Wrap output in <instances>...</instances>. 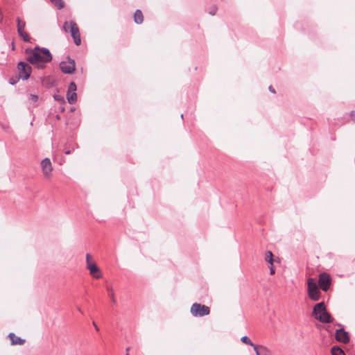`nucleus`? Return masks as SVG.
<instances>
[{
	"instance_id": "2f4dec72",
	"label": "nucleus",
	"mask_w": 355,
	"mask_h": 355,
	"mask_svg": "<svg viewBox=\"0 0 355 355\" xmlns=\"http://www.w3.org/2000/svg\"><path fill=\"white\" fill-rule=\"evenodd\" d=\"M75 110V107H72L70 108V111L71 112H73Z\"/></svg>"
},
{
	"instance_id": "7c9ffc66",
	"label": "nucleus",
	"mask_w": 355,
	"mask_h": 355,
	"mask_svg": "<svg viewBox=\"0 0 355 355\" xmlns=\"http://www.w3.org/2000/svg\"><path fill=\"white\" fill-rule=\"evenodd\" d=\"M10 83L11 85H14L15 83V80H13L12 79H11Z\"/></svg>"
},
{
	"instance_id": "423d86ee",
	"label": "nucleus",
	"mask_w": 355,
	"mask_h": 355,
	"mask_svg": "<svg viewBox=\"0 0 355 355\" xmlns=\"http://www.w3.org/2000/svg\"><path fill=\"white\" fill-rule=\"evenodd\" d=\"M60 68L61 71L64 73H72L75 71L74 60L67 57L66 60L60 62Z\"/></svg>"
},
{
	"instance_id": "4be33fe9",
	"label": "nucleus",
	"mask_w": 355,
	"mask_h": 355,
	"mask_svg": "<svg viewBox=\"0 0 355 355\" xmlns=\"http://www.w3.org/2000/svg\"><path fill=\"white\" fill-rule=\"evenodd\" d=\"M53 97H54V99L58 101H60L61 103H64V98L63 96L60 95V94H54L53 95Z\"/></svg>"
},
{
	"instance_id": "6e6552de",
	"label": "nucleus",
	"mask_w": 355,
	"mask_h": 355,
	"mask_svg": "<svg viewBox=\"0 0 355 355\" xmlns=\"http://www.w3.org/2000/svg\"><path fill=\"white\" fill-rule=\"evenodd\" d=\"M331 283L330 275L327 272H322L319 275L318 285L323 291H327Z\"/></svg>"
},
{
	"instance_id": "f3484780",
	"label": "nucleus",
	"mask_w": 355,
	"mask_h": 355,
	"mask_svg": "<svg viewBox=\"0 0 355 355\" xmlns=\"http://www.w3.org/2000/svg\"><path fill=\"white\" fill-rule=\"evenodd\" d=\"M265 261L270 263V265H272V263L274 262L273 259V254L271 251L268 250L266 252L265 254Z\"/></svg>"
},
{
	"instance_id": "9b49d317",
	"label": "nucleus",
	"mask_w": 355,
	"mask_h": 355,
	"mask_svg": "<svg viewBox=\"0 0 355 355\" xmlns=\"http://www.w3.org/2000/svg\"><path fill=\"white\" fill-rule=\"evenodd\" d=\"M336 339L340 343L347 344L349 342V336L348 332L345 331L343 328H340L336 331Z\"/></svg>"
},
{
	"instance_id": "b1692460",
	"label": "nucleus",
	"mask_w": 355,
	"mask_h": 355,
	"mask_svg": "<svg viewBox=\"0 0 355 355\" xmlns=\"http://www.w3.org/2000/svg\"><path fill=\"white\" fill-rule=\"evenodd\" d=\"M19 35L23 38L24 41L28 42L29 40V37L25 31H23L21 33H19Z\"/></svg>"
},
{
	"instance_id": "7ed1b4c3",
	"label": "nucleus",
	"mask_w": 355,
	"mask_h": 355,
	"mask_svg": "<svg viewBox=\"0 0 355 355\" xmlns=\"http://www.w3.org/2000/svg\"><path fill=\"white\" fill-rule=\"evenodd\" d=\"M63 30L65 32H70L71 37L73 39L74 43L78 46L81 43L80 35L79 28L73 21H70L69 22L65 21L63 24Z\"/></svg>"
},
{
	"instance_id": "4468645a",
	"label": "nucleus",
	"mask_w": 355,
	"mask_h": 355,
	"mask_svg": "<svg viewBox=\"0 0 355 355\" xmlns=\"http://www.w3.org/2000/svg\"><path fill=\"white\" fill-rule=\"evenodd\" d=\"M134 21L136 24H141L144 21L143 13L140 10H137L134 14Z\"/></svg>"
},
{
	"instance_id": "f257e3e1",
	"label": "nucleus",
	"mask_w": 355,
	"mask_h": 355,
	"mask_svg": "<svg viewBox=\"0 0 355 355\" xmlns=\"http://www.w3.org/2000/svg\"><path fill=\"white\" fill-rule=\"evenodd\" d=\"M27 60L32 64H35L38 68H43L44 63L52 60L50 51L46 48L35 47L34 49L26 50Z\"/></svg>"
},
{
	"instance_id": "bb28decb",
	"label": "nucleus",
	"mask_w": 355,
	"mask_h": 355,
	"mask_svg": "<svg viewBox=\"0 0 355 355\" xmlns=\"http://www.w3.org/2000/svg\"><path fill=\"white\" fill-rule=\"evenodd\" d=\"M349 114L352 120L355 123V111H352Z\"/></svg>"
},
{
	"instance_id": "473e14b6",
	"label": "nucleus",
	"mask_w": 355,
	"mask_h": 355,
	"mask_svg": "<svg viewBox=\"0 0 355 355\" xmlns=\"http://www.w3.org/2000/svg\"><path fill=\"white\" fill-rule=\"evenodd\" d=\"M272 94H276V90H270Z\"/></svg>"
},
{
	"instance_id": "2eb2a0df",
	"label": "nucleus",
	"mask_w": 355,
	"mask_h": 355,
	"mask_svg": "<svg viewBox=\"0 0 355 355\" xmlns=\"http://www.w3.org/2000/svg\"><path fill=\"white\" fill-rule=\"evenodd\" d=\"M252 347H253V349L256 353V355H261V353H266L267 354L268 352V349L262 345H253Z\"/></svg>"
},
{
	"instance_id": "393cba45",
	"label": "nucleus",
	"mask_w": 355,
	"mask_h": 355,
	"mask_svg": "<svg viewBox=\"0 0 355 355\" xmlns=\"http://www.w3.org/2000/svg\"><path fill=\"white\" fill-rule=\"evenodd\" d=\"M107 289H108V291H110V297H111L112 302L115 303L116 300H115V298H114V291H113V290L112 289V288H108Z\"/></svg>"
},
{
	"instance_id": "39448f33",
	"label": "nucleus",
	"mask_w": 355,
	"mask_h": 355,
	"mask_svg": "<svg viewBox=\"0 0 355 355\" xmlns=\"http://www.w3.org/2000/svg\"><path fill=\"white\" fill-rule=\"evenodd\" d=\"M190 311L194 317H203L210 313V309L206 305L194 303L192 304Z\"/></svg>"
},
{
	"instance_id": "a211bd4d",
	"label": "nucleus",
	"mask_w": 355,
	"mask_h": 355,
	"mask_svg": "<svg viewBox=\"0 0 355 355\" xmlns=\"http://www.w3.org/2000/svg\"><path fill=\"white\" fill-rule=\"evenodd\" d=\"M17 31L18 33H21L24 31L25 22L22 21L19 18H17Z\"/></svg>"
},
{
	"instance_id": "a878e982",
	"label": "nucleus",
	"mask_w": 355,
	"mask_h": 355,
	"mask_svg": "<svg viewBox=\"0 0 355 355\" xmlns=\"http://www.w3.org/2000/svg\"><path fill=\"white\" fill-rule=\"evenodd\" d=\"M270 275H274L275 273V269L273 264L270 266Z\"/></svg>"
},
{
	"instance_id": "aec40b11",
	"label": "nucleus",
	"mask_w": 355,
	"mask_h": 355,
	"mask_svg": "<svg viewBox=\"0 0 355 355\" xmlns=\"http://www.w3.org/2000/svg\"><path fill=\"white\" fill-rule=\"evenodd\" d=\"M51 1L56 6L58 9H61L64 7V3L62 0H51Z\"/></svg>"
},
{
	"instance_id": "c85d7f7f",
	"label": "nucleus",
	"mask_w": 355,
	"mask_h": 355,
	"mask_svg": "<svg viewBox=\"0 0 355 355\" xmlns=\"http://www.w3.org/2000/svg\"><path fill=\"white\" fill-rule=\"evenodd\" d=\"M92 324H93V325H94V327L95 329H96L97 331H99V328H98V326L96 325V322H92Z\"/></svg>"
},
{
	"instance_id": "1a4fd4ad",
	"label": "nucleus",
	"mask_w": 355,
	"mask_h": 355,
	"mask_svg": "<svg viewBox=\"0 0 355 355\" xmlns=\"http://www.w3.org/2000/svg\"><path fill=\"white\" fill-rule=\"evenodd\" d=\"M89 254H86V261L87 263V268L89 270L90 274L96 279H99L101 275H100L99 268L96 263H92L89 261Z\"/></svg>"
},
{
	"instance_id": "5701e85b",
	"label": "nucleus",
	"mask_w": 355,
	"mask_h": 355,
	"mask_svg": "<svg viewBox=\"0 0 355 355\" xmlns=\"http://www.w3.org/2000/svg\"><path fill=\"white\" fill-rule=\"evenodd\" d=\"M216 11H217V8L216 6H212V7L209 8L208 12L209 15L213 16V15H216Z\"/></svg>"
},
{
	"instance_id": "cd10ccee",
	"label": "nucleus",
	"mask_w": 355,
	"mask_h": 355,
	"mask_svg": "<svg viewBox=\"0 0 355 355\" xmlns=\"http://www.w3.org/2000/svg\"><path fill=\"white\" fill-rule=\"evenodd\" d=\"M69 89H76V84L74 83H71L69 87Z\"/></svg>"
},
{
	"instance_id": "20e7f679",
	"label": "nucleus",
	"mask_w": 355,
	"mask_h": 355,
	"mask_svg": "<svg viewBox=\"0 0 355 355\" xmlns=\"http://www.w3.org/2000/svg\"><path fill=\"white\" fill-rule=\"evenodd\" d=\"M307 291L309 298L313 301H318L320 298V292L318 290V285L313 278H309L307 282Z\"/></svg>"
},
{
	"instance_id": "c756f323",
	"label": "nucleus",
	"mask_w": 355,
	"mask_h": 355,
	"mask_svg": "<svg viewBox=\"0 0 355 355\" xmlns=\"http://www.w3.org/2000/svg\"><path fill=\"white\" fill-rule=\"evenodd\" d=\"M71 151L70 150H67L64 151V153L66 155H69V154H71Z\"/></svg>"
},
{
	"instance_id": "ddd939ff",
	"label": "nucleus",
	"mask_w": 355,
	"mask_h": 355,
	"mask_svg": "<svg viewBox=\"0 0 355 355\" xmlns=\"http://www.w3.org/2000/svg\"><path fill=\"white\" fill-rule=\"evenodd\" d=\"M76 91V90H67V98L70 104H73L77 101V94Z\"/></svg>"
},
{
	"instance_id": "dca6fc26",
	"label": "nucleus",
	"mask_w": 355,
	"mask_h": 355,
	"mask_svg": "<svg viewBox=\"0 0 355 355\" xmlns=\"http://www.w3.org/2000/svg\"><path fill=\"white\" fill-rule=\"evenodd\" d=\"M332 355H345L344 351L338 346H334L331 350Z\"/></svg>"
},
{
	"instance_id": "6ab92c4d",
	"label": "nucleus",
	"mask_w": 355,
	"mask_h": 355,
	"mask_svg": "<svg viewBox=\"0 0 355 355\" xmlns=\"http://www.w3.org/2000/svg\"><path fill=\"white\" fill-rule=\"evenodd\" d=\"M29 100H31L33 103V106L34 107H36L37 106V102H38V100H39V97L37 95H35V94H29Z\"/></svg>"
},
{
	"instance_id": "72a5a7b5",
	"label": "nucleus",
	"mask_w": 355,
	"mask_h": 355,
	"mask_svg": "<svg viewBox=\"0 0 355 355\" xmlns=\"http://www.w3.org/2000/svg\"><path fill=\"white\" fill-rule=\"evenodd\" d=\"M126 355H129L128 354H126Z\"/></svg>"
},
{
	"instance_id": "f8f14e48",
	"label": "nucleus",
	"mask_w": 355,
	"mask_h": 355,
	"mask_svg": "<svg viewBox=\"0 0 355 355\" xmlns=\"http://www.w3.org/2000/svg\"><path fill=\"white\" fill-rule=\"evenodd\" d=\"M8 338L10 340L12 345H22L26 342L24 339H22L20 337H17L14 333H10L8 334Z\"/></svg>"
},
{
	"instance_id": "412c9836",
	"label": "nucleus",
	"mask_w": 355,
	"mask_h": 355,
	"mask_svg": "<svg viewBox=\"0 0 355 355\" xmlns=\"http://www.w3.org/2000/svg\"><path fill=\"white\" fill-rule=\"evenodd\" d=\"M241 340L242 343H243L246 345H249L250 346H252L254 345V343L251 341V340L247 336H244L241 337Z\"/></svg>"
},
{
	"instance_id": "9d476101",
	"label": "nucleus",
	"mask_w": 355,
	"mask_h": 355,
	"mask_svg": "<svg viewBox=\"0 0 355 355\" xmlns=\"http://www.w3.org/2000/svg\"><path fill=\"white\" fill-rule=\"evenodd\" d=\"M41 167L44 175L46 178L50 177L53 171V166L49 158H44L41 162Z\"/></svg>"
},
{
	"instance_id": "f03ea898",
	"label": "nucleus",
	"mask_w": 355,
	"mask_h": 355,
	"mask_svg": "<svg viewBox=\"0 0 355 355\" xmlns=\"http://www.w3.org/2000/svg\"><path fill=\"white\" fill-rule=\"evenodd\" d=\"M312 315L322 323H331L334 321L331 314L327 312L324 302H319L313 306Z\"/></svg>"
},
{
	"instance_id": "0eeeda50",
	"label": "nucleus",
	"mask_w": 355,
	"mask_h": 355,
	"mask_svg": "<svg viewBox=\"0 0 355 355\" xmlns=\"http://www.w3.org/2000/svg\"><path fill=\"white\" fill-rule=\"evenodd\" d=\"M19 76L22 80H27L31 73V66L25 62H19L17 65Z\"/></svg>"
}]
</instances>
